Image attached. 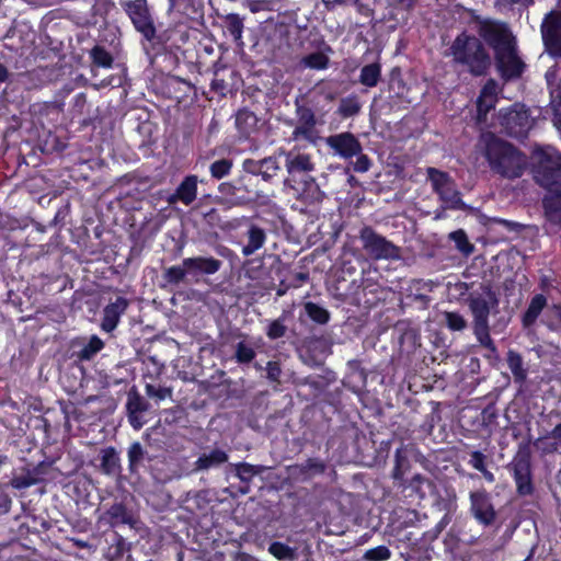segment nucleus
Wrapping results in <instances>:
<instances>
[{
    "mask_svg": "<svg viewBox=\"0 0 561 561\" xmlns=\"http://www.w3.org/2000/svg\"><path fill=\"white\" fill-rule=\"evenodd\" d=\"M531 161L535 181L548 190L542 201L545 216L550 224L561 226V154L551 146L537 147Z\"/></svg>",
    "mask_w": 561,
    "mask_h": 561,
    "instance_id": "obj_1",
    "label": "nucleus"
},
{
    "mask_svg": "<svg viewBox=\"0 0 561 561\" xmlns=\"http://www.w3.org/2000/svg\"><path fill=\"white\" fill-rule=\"evenodd\" d=\"M483 294L471 293L467 298L472 316L473 334L481 346L495 353L496 346L490 335L489 317L499 306V298L486 284L481 286Z\"/></svg>",
    "mask_w": 561,
    "mask_h": 561,
    "instance_id": "obj_2",
    "label": "nucleus"
},
{
    "mask_svg": "<svg viewBox=\"0 0 561 561\" xmlns=\"http://www.w3.org/2000/svg\"><path fill=\"white\" fill-rule=\"evenodd\" d=\"M485 158L491 169L504 178L515 179L523 174L525 157L511 144L493 134L484 136Z\"/></svg>",
    "mask_w": 561,
    "mask_h": 561,
    "instance_id": "obj_3",
    "label": "nucleus"
},
{
    "mask_svg": "<svg viewBox=\"0 0 561 561\" xmlns=\"http://www.w3.org/2000/svg\"><path fill=\"white\" fill-rule=\"evenodd\" d=\"M449 49L454 62L466 67L471 75L479 77L486 73L491 60L477 37L461 33L455 38Z\"/></svg>",
    "mask_w": 561,
    "mask_h": 561,
    "instance_id": "obj_4",
    "label": "nucleus"
},
{
    "mask_svg": "<svg viewBox=\"0 0 561 561\" xmlns=\"http://www.w3.org/2000/svg\"><path fill=\"white\" fill-rule=\"evenodd\" d=\"M426 175L444 209H466L461 193L447 172L430 167L426 169Z\"/></svg>",
    "mask_w": 561,
    "mask_h": 561,
    "instance_id": "obj_5",
    "label": "nucleus"
},
{
    "mask_svg": "<svg viewBox=\"0 0 561 561\" xmlns=\"http://www.w3.org/2000/svg\"><path fill=\"white\" fill-rule=\"evenodd\" d=\"M359 240L364 252L375 261H397L401 259V249L370 226L359 230Z\"/></svg>",
    "mask_w": 561,
    "mask_h": 561,
    "instance_id": "obj_6",
    "label": "nucleus"
},
{
    "mask_svg": "<svg viewBox=\"0 0 561 561\" xmlns=\"http://www.w3.org/2000/svg\"><path fill=\"white\" fill-rule=\"evenodd\" d=\"M122 7L130 18L134 26L147 41L156 36V27L149 12L147 0H128L122 2Z\"/></svg>",
    "mask_w": 561,
    "mask_h": 561,
    "instance_id": "obj_7",
    "label": "nucleus"
},
{
    "mask_svg": "<svg viewBox=\"0 0 561 561\" xmlns=\"http://www.w3.org/2000/svg\"><path fill=\"white\" fill-rule=\"evenodd\" d=\"M507 469L513 473L516 491L519 495H529L534 491L531 480L530 454L527 449H520L507 465Z\"/></svg>",
    "mask_w": 561,
    "mask_h": 561,
    "instance_id": "obj_8",
    "label": "nucleus"
},
{
    "mask_svg": "<svg viewBox=\"0 0 561 561\" xmlns=\"http://www.w3.org/2000/svg\"><path fill=\"white\" fill-rule=\"evenodd\" d=\"M501 125L506 135L514 138H525L533 126V119L528 111L519 104H515L502 115Z\"/></svg>",
    "mask_w": 561,
    "mask_h": 561,
    "instance_id": "obj_9",
    "label": "nucleus"
},
{
    "mask_svg": "<svg viewBox=\"0 0 561 561\" xmlns=\"http://www.w3.org/2000/svg\"><path fill=\"white\" fill-rule=\"evenodd\" d=\"M480 35L493 47L495 54L515 44L512 33L504 23L485 21L480 26Z\"/></svg>",
    "mask_w": 561,
    "mask_h": 561,
    "instance_id": "obj_10",
    "label": "nucleus"
},
{
    "mask_svg": "<svg viewBox=\"0 0 561 561\" xmlns=\"http://www.w3.org/2000/svg\"><path fill=\"white\" fill-rule=\"evenodd\" d=\"M327 146L334 156L348 160L363 151L359 140L350 131L331 135L325 138Z\"/></svg>",
    "mask_w": 561,
    "mask_h": 561,
    "instance_id": "obj_11",
    "label": "nucleus"
},
{
    "mask_svg": "<svg viewBox=\"0 0 561 561\" xmlns=\"http://www.w3.org/2000/svg\"><path fill=\"white\" fill-rule=\"evenodd\" d=\"M542 39L549 53L561 57V12H550L541 25Z\"/></svg>",
    "mask_w": 561,
    "mask_h": 561,
    "instance_id": "obj_12",
    "label": "nucleus"
},
{
    "mask_svg": "<svg viewBox=\"0 0 561 561\" xmlns=\"http://www.w3.org/2000/svg\"><path fill=\"white\" fill-rule=\"evenodd\" d=\"M470 511L473 517L482 525L490 526L496 518V512L485 491L470 493Z\"/></svg>",
    "mask_w": 561,
    "mask_h": 561,
    "instance_id": "obj_13",
    "label": "nucleus"
},
{
    "mask_svg": "<svg viewBox=\"0 0 561 561\" xmlns=\"http://www.w3.org/2000/svg\"><path fill=\"white\" fill-rule=\"evenodd\" d=\"M327 470V463L320 458H308L300 463H294L286 467V473L289 479L296 482H307L317 476L323 474Z\"/></svg>",
    "mask_w": 561,
    "mask_h": 561,
    "instance_id": "obj_14",
    "label": "nucleus"
},
{
    "mask_svg": "<svg viewBox=\"0 0 561 561\" xmlns=\"http://www.w3.org/2000/svg\"><path fill=\"white\" fill-rule=\"evenodd\" d=\"M496 66L505 79L517 78L524 70V62L517 56L515 44L495 54Z\"/></svg>",
    "mask_w": 561,
    "mask_h": 561,
    "instance_id": "obj_15",
    "label": "nucleus"
},
{
    "mask_svg": "<svg viewBox=\"0 0 561 561\" xmlns=\"http://www.w3.org/2000/svg\"><path fill=\"white\" fill-rule=\"evenodd\" d=\"M280 154L285 157L286 170L293 179L300 174L307 175L314 170V163L310 156L301 153L296 148L289 151L282 150Z\"/></svg>",
    "mask_w": 561,
    "mask_h": 561,
    "instance_id": "obj_16",
    "label": "nucleus"
},
{
    "mask_svg": "<svg viewBox=\"0 0 561 561\" xmlns=\"http://www.w3.org/2000/svg\"><path fill=\"white\" fill-rule=\"evenodd\" d=\"M150 408L149 402L133 388L127 396L126 409L128 421L135 430H140L146 423L142 414Z\"/></svg>",
    "mask_w": 561,
    "mask_h": 561,
    "instance_id": "obj_17",
    "label": "nucleus"
},
{
    "mask_svg": "<svg viewBox=\"0 0 561 561\" xmlns=\"http://www.w3.org/2000/svg\"><path fill=\"white\" fill-rule=\"evenodd\" d=\"M127 307L128 300L124 297H117L115 301L107 305L103 310L101 328L106 332H112L117 327L121 316Z\"/></svg>",
    "mask_w": 561,
    "mask_h": 561,
    "instance_id": "obj_18",
    "label": "nucleus"
},
{
    "mask_svg": "<svg viewBox=\"0 0 561 561\" xmlns=\"http://www.w3.org/2000/svg\"><path fill=\"white\" fill-rule=\"evenodd\" d=\"M221 261L215 257L194 256L184 259V266L187 267L190 275L217 273L221 267Z\"/></svg>",
    "mask_w": 561,
    "mask_h": 561,
    "instance_id": "obj_19",
    "label": "nucleus"
},
{
    "mask_svg": "<svg viewBox=\"0 0 561 561\" xmlns=\"http://www.w3.org/2000/svg\"><path fill=\"white\" fill-rule=\"evenodd\" d=\"M197 182L196 175L186 176L178 186L175 193L170 196L169 203L173 204L176 201H181L185 205L192 204L196 199Z\"/></svg>",
    "mask_w": 561,
    "mask_h": 561,
    "instance_id": "obj_20",
    "label": "nucleus"
},
{
    "mask_svg": "<svg viewBox=\"0 0 561 561\" xmlns=\"http://www.w3.org/2000/svg\"><path fill=\"white\" fill-rule=\"evenodd\" d=\"M247 243L242 248L243 256H251L262 249L266 241V232L255 224H250L245 232Z\"/></svg>",
    "mask_w": 561,
    "mask_h": 561,
    "instance_id": "obj_21",
    "label": "nucleus"
},
{
    "mask_svg": "<svg viewBox=\"0 0 561 561\" xmlns=\"http://www.w3.org/2000/svg\"><path fill=\"white\" fill-rule=\"evenodd\" d=\"M236 127L243 138H248L257 130L259 118L252 111L241 108L236 114Z\"/></svg>",
    "mask_w": 561,
    "mask_h": 561,
    "instance_id": "obj_22",
    "label": "nucleus"
},
{
    "mask_svg": "<svg viewBox=\"0 0 561 561\" xmlns=\"http://www.w3.org/2000/svg\"><path fill=\"white\" fill-rule=\"evenodd\" d=\"M229 456L225 450L215 448L201 455L194 463V469L195 471H206L227 462Z\"/></svg>",
    "mask_w": 561,
    "mask_h": 561,
    "instance_id": "obj_23",
    "label": "nucleus"
},
{
    "mask_svg": "<svg viewBox=\"0 0 561 561\" xmlns=\"http://www.w3.org/2000/svg\"><path fill=\"white\" fill-rule=\"evenodd\" d=\"M320 139L321 137L319 130L317 129V125L305 124H296L289 138L290 141L296 144L305 141L313 146H316Z\"/></svg>",
    "mask_w": 561,
    "mask_h": 561,
    "instance_id": "obj_24",
    "label": "nucleus"
},
{
    "mask_svg": "<svg viewBox=\"0 0 561 561\" xmlns=\"http://www.w3.org/2000/svg\"><path fill=\"white\" fill-rule=\"evenodd\" d=\"M225 30L232 36L237 46L242 47V34L244 30V20L237 13H228L222 16Z\"/></svg>",
    "mask_w": 561,
    "mask_h": 561,
    "instance_id": "obj_25",
    "label": "nucleus"
},
{
    "mask_svg": "<svg viewBox=\"0 0 561 561\" xmlns=\"http://www.w3.org/2000/svg\"><path fill=\"white\" fill-rule=\"evenodd\" d=\"M100 468L106 476H116L121 472V459L114 447H107L101 451Z\"/></svg>",
    "mask_w": 561,
    "mask_h": 561,
    "instance_id": "obj_26",
    "label": "nucleus"
},
{
    "mask_svg": "<svg viewBox=\"0 0 561 561\" xmlns=\"http://www.w3.org/2000/svg\"><path fill=\"white\" fill-rule=\"evenodd\" d=\"M546 306L547 298L543 295L538 294L534 296L530 300L527 310L523 316V325L525 328L531 327L536 322L537 318L539 317V314L541 313Z\"/></svg>",
    "mask_w": 561,
    "mask_h": 561,
    "instance_id": "obj_27",
    "label": "nucleus"
},
{
    "mask_svg": "<svg viewBox=\"0 0 561 561\" xmlns=\"http://www.w3.org/2000/svg\"><path fill=\"white\" fill-rule=\"evenodd\" d=\"M507 365L515 382L523 383L527 378V370L524 368L523 357L515 351L507 352Z\"/></svg>",
    "mask_w": 561,
    "mask_h": 561,
    "instance_id": "obj_28",
    "label": "nucleus"
},
{
    "mask_svg": "<svg viewBox=\"0 0 561 561\" xmlns=\"http://www.w3.org/2000/svg\"><path fill=\"white\" fill-rule=\"evenodd\" d=\"M190 275L188 270L184 266V260L181 265H173L163 271L162 278L165 284L162 287H167L168 285H179L183 283L186 276Z\"/></svg>",
    "mask_w": 561,
    "mask_h": 561,
    "instance_id": "obj_29",
    "label": "nucleus"
},
{
    "mask_svg": "<svg viewBox=\"0 0 561 561\" xmlns=\"http://www.w3.org/2000/svg\"><path fill=\"white\" fill-rule=\"evenodd\" d=\"M256 352L253 345L242 340L234 345L233 359L240 365H248L255 358Z\"/></svg>",
    "mask_w": 561,
    "mask_h": 561,
    "instance_id": "obj_30",
    "label": "nucleus"
},
{
    "mask_svg": "<svg viewBox=\"0 0 561 561\" xmlns=\"http://www.w3.org/2000/svg\"><path fill=\"white\" fill-rule=\"evenodd\" d=\"M381 67L377 62L364 66L360 69L359 82L368 88L376 87L380 80Z\"/></svg>",
    "mask_w": 561,
    "mask_h": 561,
    "instance_id": "obj_31",
    "label": "nucleus"
},
{
    "mask_svg": "<svg viewBox=\"0 0 561 561\" xmlns=\"http://www.w3.org/2000/svg\"><path fill=\"white\" fill-rule=\"evenodd\" d=\"M325 51H331L330 46H325L323 51H317L305 56L300 64L306 68L322 70L329 66V57Z\"/></svg>",
    "mask_w": 561,
    "mask_h": 561,
    "instance_id": "obj_32",
    "label": "nucleus"
},
{
    "mask_svg": "<svg viewBox=\"0 0 561 561\" xmlns=\"http://www.w3.org/2000/svg\"><path fill=\"white\" fill-rule=\"evenodd\" d=\"M360 108L362 104L358 100V96L348 95L341 99L337 107V114L343 118L353 117L360 112Z\"/></svg>",
    "mask_w": 561,
    "mask_h": 561,
    "instance_id": "obj_33",
    "label": "nucleus"
},
{
    "mask_svg": "<svg viewBox=\"0 0 561 561\" xmlns=\"http://www.w3.org/2000/svg\"><path fill=\"white\" fill-rule=\"evenodd\" d=\"M106 516L110 519L112 526L118 524H131L133 517L122 503L113 504L106 512Z\"/></svg>",
    "mask_w": 561,
    "mask_h": 561,
    "instance_id": "obj_34",
    "label": "nucleus"
},
{
    "mask_svg": "<svg viewBox=\"0 0 561 561\" xmlns=\"http://www.w3.org/2000/svg\"><path fill=\"white\" fill-rule=\"evenodd\" d=\"M268 552L279 561H293L297 557L296 548L280 541L271 542Z\"/></svg>",
    "mask_w": 561,
    "mask_h": 561,
    "instance_id": "obj_35",
    "label": "nucleus"
},
{
    "mask_svg": "<svg viewBox=\"0 0 561 561\" xmlns=\"http://www.w3.org/2000/svg\"><path fill=\"white\" fill-rule=\"evenodd\" d=\"M147 456V451L139 442H134L127 451L128 468L131 473L137 472L138 467Z\"/></svg>",
    "mask_w": 561,
    "mask_h": 561,
    "instance_id": "obj_36",
    "label": "nucleus"
},
{
    "mask_svg": "<svg viewBox=\"0 0 561 561\" xmlns=\"http://www.w3.org/2000/svg\"><path fill=\"white\" fill-rule=\"evenodd\" d=\"M302 198L309 203H319L323 199L324 193L320 190L316 180L311 176L305 180V188L301 192Z\"/></svg>",
    "mask_w": 561,
    "mask_h": 561,
    "instance_id": "obj_37",
    "label": "nucleus"
},
{
    "mask_svg": "<svg viewBox=\"0 0 561 561\" xmlns=\"http://www.w3.org/2000/svg\"><path fill=\"white\" fill-rule=\"evenodd\" d=\"M218 191L220 194H222L226 198H228V202L232 206H241L247 203V199L244 196H239L238 192L240 191V187H237L230 182H224L218 186Z\"/></svg>",
    "mask_w": 561,
    "mask_h": 561,
    "instance_id": "obj_38",
    "label": "nucleus"
},
{
    "mask_svg": "<svg viewBox=\"0 0 561 561\" xmlns=\"http://www.w3.org/2000/svg\"><path fill=\"white\" fill-rule=\"evenodd\" d=\"M104 347L103 341L96 336L92 335L89 342L80 350L78 353V358L80 360H90L94 357L102 348Z\"/></svg>",
    "mask_w": 561,
    "mask_h": 561,
    "instance_id": "obj_39",
    "label": "nucleus"
},
{
    "mask_svg": "<svg viewBox=\"0 0 561 561\" xmlns=\"http://www.w3.org/2000/svg\"><path fill=\"white\" fill-rule=\"evenodd\" d=\"M90 57L93 65L102 68H111L113 66L112 55L102 46L96 45L90 50Z\"/></svg>",
    "mask_w": 561,
    "mask_h": 561,
    "instance_id": "obj_40",
    "label": "nucleus"
},
{
    "mask_svg": "<svg viewBox=\"0 0 561 561\" xmlns=\"http://www.w3.org/2000/svg\"><path fill=\"white\" fill-rule=\"evenodd\" d=\"M260 168H261L260 176H262V179L264 181H270L280 170V165H279L276 157H272V156L261 159Z\"/></svg>",
    "mask_w": 561,
    "mask_h": 561,
    "instance_id": "obj_41",
    "label": "nucleus"
},
{
    "mask_svg": "<svg viewBox=\"0 0 561 561\" xmlns=\"http://www.w3.org/2000/svg\"><path fill=\"white\" fill-rule=\"evenodd\" d=\"M305 310L308 317L319 324H325L330 319L329 311L314 302H306Z\"/></svg>",
    "mask_w": 561,
    "mask_h": 561,
    "instance_id": "obj_42",
    "label": "nucleus"
},
{
    "mask_svg": "<svg viewBox=\"0 0 561 561\" xmlns=\"http://www.w3.org/2000/svg\"><path fill=\"white\" fill-rule=\"evenodd\" d=\"M449 239L455 242L456 248L465 255H470L474 250L473 244L469 242L462 229L449 233Z\"/></svg>",
    "mask_w": 561,
    "mask_h": 561,
    "instance_id": "obj_43",
    "label": "nucleus"
},
{
    "mask_svg": "<svg viewBox=\"0 0 561 561\" xmlns=\"http://www.w3.org/2000/svg\"><path fill=\"white\" fill-rule=\"evenodd\" d=\"M236 474L237 477L245 483L251 482L254 476L262 472L263 467L260 466H253L247 462H241L234 465Z\"/></svg>",
    "mask_w": 561,
    "mask_h": 561,
    "instance_id": "obj_44",
    "label": "nucleus"
},
{
    "mask_svg": "<svg viewBox=\"0 0 561 561\" xmlns=\"http://www.w3.org/2000/svg\"><path fill=\"white\" fill-rule=\"evenodd\" d=\"M285 322H286V317L284 314L279 318L271 321L267 327V330H266V336L270 340H277V339L285 336V334L287 332V327H286Z\"/></svg>",
    "mask_w": 561,
    "mask_h": 561,
    "instance_id": "obj_45",
    "label": "nucleus"
},
{
    "mask_svg": "<svg viewBox=\"0 0 561 561\" xmlns=\"http://www.w3.org/2000/svg\"><path fill=\"white\" fill-rule=\"evenodd\" d=\"M231 168L232 160L224 158L214 161L209 167V171L214 179L220 180L230 173Z\"/></svg>",
    "mask_w": 561,
    "mask_h": 561,
    "instance_id": "obj_46",
    "label": "nucleus"
},
{
    "mask_svg": "<svg viewBox=\"0 0 561 561\" xmlns=\"http://www.w3.org/2000/svg\"><path fill=\"white\" fill-rule=\"evenodd\" d=\"M444 318L447 328L451 331H463L467 328V320L459 312L446 311Z\"/></svg>",
    "mask_w": 561,
    "mask_h": 561,
    "instance_id": "obj_47",
    "label": "nucleus"
},
{
    "mask_svg": "<svg viewBox=\"0 0 561 561\" xmlns=\"http://www.w3.org/2000/svg\"><path fill=\"white\" fill-rule=\"evenodd\" d=\"M38 482H39V478L37 477V474L35 472L28 471L25 474H20V476L14 477L11 480V485L14 489L22 490V489H26L32 485H35Z\"/></svg>",
    "mask_w": 561,
    "mask_h": 561,
    "instance_id": "obj_48",
    "label": "nucleus"
},
{
    "mask_svg": "<svg viewBox=\"0 0 561 561\" xmlns=\"http://www.w3.org/2000/svg\"><path fill=\"white\" fill-rule=\"evenodd\" d=\"M296 115L297 124L317 125V118L313 111L308 106L298 104V102H296Z\"/></svg>",
    "mask_w": 561,
    "mask_h": 561,
    "instance_id": "obj_49",
    "label": "nucleus"
},
{
    "mask_svg": "<svg viewBox=\"0 0 561 561\" xmlns=\"http://www.w3.org/2000/svg\"><path fill=\"white\" fill-rule=\"evenodd\" d=\"M173 11L186 18L194 19L195 15L199 14L201 9L194 0H179L178 7Z\"/></svg>",
    "mask_w": 561,
    "mask_h": 561,
    "instance_id": "obj_50",
    "label": "nucleus"
},
{
    "mask_svg": "<svg viewBox=\"0 0 561 561\" xmlns=\"http://www.w3.org/2000/svg\"><path fill=\"white\" fill-rule=\"evenodd\" d=\"M283 0H248L247 7L252 13L260 11H271L274 7Z\"/></svg>",
    "mask_w": 561,
    "mask_h": 561,
    "instance_id": "obj_51",
    "label": "nucleus"
},
{
    "mask_svg": "<svg viewBox=\"0 0 561 561\" xmlns=\"http://www.w3.org/2000/svg\"><path fill=\"white\" fill-rule=\"evenodd\" d=\"M391 557L390 550L386 546H378L365 552L364 559L368 561H386Z\"/></svg>",
    "mask_w": 561,
    "mask_h": 561,
    "instance_id": "obj_52",
    "label": "nucleus"
},
{
    "mask_svg": "<svg viewBox=\"0 0 561 561\" xmlns=\"http://www.w3.org/2000/svg\"><path fill=\"white\" fill-rule=\"evenodd\" d=\"M145 390L148 397L158 400H164L167 398H171L172 396V389L168 387H156L151 383H147Z\"/></svg>",
    "mask_w": 561,
    "mask_h": 561,
    "instance_id": "obj_53",
    "label": "nucleus"
},
{
    "mask_svg": "<svg viewBox=\"0 0 561 561\" xmlns=\"http://www.w3.org/2000/svg\"><path fill=\"white\" fill-rule=\"evenodd\" d=\"M494 103H495V100L479 96V99L477 101L479 121H481L483 117H485L488 112L494 107Z\"/></svg>",
    "mask_w": 561,
    "mask_h": 561,
    "instance_id": "obj_54",
    "label": "nucleus"
},
{
    "mask_svg": "<svg viewBox=\"0 0 561 561\" xmlns=\"http://www.w3.org/2000/svg\"><path fill=\"white\" fill-rule=\"evenodd\" d=\"M267 378L273 382H279L282 368L278 362H268L266 365Z\"/></svg>",
    "mask_w": 561,
    "mask_h": 561,
    "instance_id": "obj_55",
    "label": "nucleus"
},
{
    "mask_svg": "<svg viewBox=\"0 0 561 561\" xmlns=\"http://www.w3.org/2000/svg\"><path fill=\"white\" fill-rule=\"evenodd\" d=\"M356 157V161L353 164V169L355 172L364 173L367 172L370 168V160L366 154L362 152Z\"/></svg>",
    "mask_w": 561,
    "mask_h": 561,
    "instance_id": "obj_56",
    "label": "nucleus"
},
{
    "mask_svg": "<svg viewBox=\"0 0 561 561\" xmlns=\"http://www.w3.org/2000/svg\"><path fill=\"white\" fill-rule=\"evenodd\" d=\"M423 484H426L428 488L432 486V483L421 474H415L411 480V486L423 497L425 496V492L422 490Z\"/></svg>",
    "mask_w": 561,
    "mask_h": 561,
    "instance_id": "obj_57",
    "label": "nucleus"
},
{
    "mask_svg": "<svg viewBox=\"0 0 561 561\" xmlns=\"http://www.w3.org/2000/svg\"><path fill=\"white\" fill-rule=\"evenodd\" d=\"M485 455L482 454L481 451H472L471 453V458L469 460V463L471 465L472 468H474L476 470L480 471L482 470L483 468H485Z\"/></svg>",
    "mask_w": 561,
    "mask_h": 561,
    "instance_id": "obj_58",
    "label": "nucleus"
},
{
    "mask_svg": "<svg viewBox=\"0 0 561 561\" xmlns=\"http://www.w3.org/2000/svg\"><path fill=\"white\" fill-rule=\"evenodd\" d=\"M242 168L247 173H250L253 175H260V172H261L260 160L245 159L243 161Z\"/></svg>",
    "mask_w": 561,
    "mask_h": 561,
    "instance_id": "obj_59",
    "label": "nucleus"
},
{
    "mask_svg": "<svg viewBox=\"0 0 561 561\" xmlns=\"http://www.w3.org/2000/svg\"><path fill=\"white\" fill-rule=\"evenodd\" d=\"M407 465H408L407 447L401 446L400 448H398L396 450V454H394V466L396 467L407 468Z\"/></svg>",
    "mask_w": 561,
    "mask_h": 561,
    "instance_id": "obj_60",
    "label": "nucleus"
},
{
    "mask_svg": "<svg viewBox=\"0 0 561 561\" xmlns=\"http://www.w3.org/2000/svg\"><path fill=\"white\" fill-rule=\"evenodd\" d=\"M496 88V82L494 80H489L482 88L480 96L495 100Z\"/></svg>",
    "mask_w": 561,
    "mask_h": 561,
    "instance_id": "obj_61",
    "label": "nucleus"
},
{
    "mask_svg": "<svg viewBox=\"0 0 561 561\" xmlns=\"http://www.w3.org/2000/svg\"><path fill=\"white\" fill-rule=\"evenodd\" d=\"M492 221H494V222H496L499 225L504 226L510 231H518L522 228V225H519L518 222L510 221V220H506V219L493 218Z\"/></svg>",
    "mask_w": 561,
    "mask_h": 561,
    "instance_id": "obj_62",
    "label": "nucleus"
},
{
    "mask_svg": "<svg viewBox=\"0 0 561 561\" xmlns=\"http://www.w3.org/2000/svg\"><path fill=\"white\" fill-rule=\"evenodd\" d=\"M554 104V124L561 128V102Z\"/></svg>",
    "mask_w": 561,
    "mask_h": 561,
    "instance_id": "obj_63",
    "label": "nucleus"
},
{
    "mask_svg": "<svg viewBox=\"0 0 561 561\" xmlns=\"http://www.w3.org/2000/svg\"><path fill=\"white\" fill-rule=\"evenodd\" d=\"M552 103L561 102V79L558 87L551 92Z\"/></svg>",
    "mask_w": 561,
    "mask_h": 561,
    "instance_id": "obj_64",
    "label": "nucleus"
}]
</instances>
